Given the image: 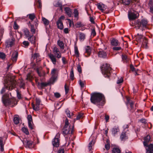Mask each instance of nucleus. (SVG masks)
<instances>
[{"label":"nucleus","instance_id":"1","mask_svg":"<svg viewBox=\"0 0 153 153\" xmlns=\"http://www.w3.org/2000/svg\"><path fill=\"white\" fill-rule=\"evenodd\" d=\"M90 100L91 103L96 105L101 108L105 103V97L101 93L95 92L91 95Z\"/></svg>","mask_w":153,"mask_h":153},{"label":"nucleus","instance_id":"2","mask_svg":"<svg viewBox=\"0 0 153 153\" xmlns=\"http://www.w3.org/2000/svg\"><path fill=\"white\" fill-rule=\"evenodd\" d=\"M53 51L55 56L53 54L50 53L48 55V56L53 63L54 65H56L57 61L56 58L58 59L62 57V54L59 49L56 46L53 48Z\"/></svg>","mask_w":153,"mask_h":153},{"label":"nucleus","instance_id":"3","mask_svg":"<svg viewBox=\"0 0 153 153\" xmlns=\"http://www.w3.org/2000/svg\"><path fill=\"white\" fill-rule=\"evenodd\" d=\"M16 84V81L14 79L11 80L8 82L7 84L4 85V87L1 90V94L4 93L6 89H7L9 90H12L15 88Z\"/></svg>","mask_w":153,"mask_h":153},{"label":"nucleus","instance_id":"4","mask_svg":"<svg viewBox=\"0 0 153 153\" xmlns=\"http://www.w3.org/2000/svg\"><path fill=\"white\" fill-rule=\"evenodd\" d=\"M102 73L105 77L108 78L112 72V69L109 64L106 63L102 65L101 68Z\"/></svg>","mask_w":153,"mask_h":153},{"label":"nucleus","instance_id":"5","mask_svg":"<svg viewBox=\"0 0 153 153\" xmlns=\"http://www.w3.org/2000/svg\"><path fill=\"white\" fill-rule=\"evenodd\" d=\"M74 128V125L71 127L70 126L69 127L64 126L62 130L63 134L65 137L66 136H68V137L71 136L73 134Z\"/></svg>","mask_w":153,"mask_h":153},{"label":"nucleus","instance_id":"6","mask_svg":"<svg viewBox=\"0 0 153 153\" xmlns=\"http://www.w3.org/2000/svg\"><path fill=\"white\" fill-rule=\"evenodd\" d=\"M148 21L147 19H142L141 21L137 20L135 22L136 25L139 28L143 29V28H146L147 25Z\"/></svg>","mask_w":153,"mask_h":153},{"label":"nucleus","instance_id":"7","mask_svg":"<svg viewBox=\"0 0 153 153\" xmlns=\"http://www.w3.org/2000/svg\"><path fill=\"white\" fill-rule=\"evenodd\" d=\"M9 94H6L4 95L2 97L3 102L5 106L11 105L13 103L12 100L9 98Z\"/></svg>","mask_w":153,"mask_h":153},{"label":"nucleus","instance_id":"8","mask_svg":"<svg viewBox=\"0 0 153 153\" xmlns=\"http://www.w3.org/2000/svg\"><path fill=\"white\" fill-rule=\"evenodd\" d=\"M22 141L24 146L26 148L30 149L34 147L33 142L31 140L25 139Z\"/></svg>","mask_w":153,"mask_h":153},{"label":"nucleus","instance_id":"9","mask_svg":"<svg viewBox=\"0 0 153 153\" xmlns=\"http://www.w3.org/2000/svg\"><path fill=\"white\" fill-rule=\"evenodd\" d=\"M51 79L53 82L55 81L57 77V70L55 68H53L51 71Z\"/></svg>","mask_w":153,"mask_h":153},{"label":"nucleus","instance_id":"10","mask_svg":"<svg viewBox=\"0 0 153 153\" xmlns=\"http://www.w3.org/2000/svg\"><path fill=\"white\" fill-rule=\"evenodd\" d=\"M35 70L39 76H44L45 74V71L42 69L41 67H37Z\"/></svg>","mask_w":153,"mask_h":153},{"label":"nucleus","instance_id":"11","mask_svg":"<svg viewBox=\"0 0 153 153\" xmlns=\"http://www.w3.org/2000/svg\"><path fill=\"white\" fill-rule=\"evenodd\" d=\"M128 134L126 130L121 133L120 136V139L122 141H125L128 138Z\"/></svg>","mask_w":153,"mask_h":153},{"label":"nucleus","instance_id":"12","mask_svg":"<svg viewBox=\"0 0 153 153\" xmlns=\"http://www.w3.org/2000/svg\"><path fill=\"white\" fill-rule=\"evenodd\" d=\"M28 119V123L29 127L31 129H33V124L32 121V117L30 115H29L27 116V117Z\"/></svg>","mask_w":153,"mask_h":153},{"label":"nucleus","instance_id":"13","mask_svg":"<svg viewBox=\"0 0 153 153\" xmlns=\"http://www.w3.org/2000/svg\"><path fill=\"white\" fill-rule=\"evenodd\" d=\"M15 39L13 37L11 39L7 40L6 42V46L7 47H10L12 46L14 44Z\"/></svg>","mask_w":153,"mask_h":153},{"label":"nucleus","instance_id":"14","mask_svg":"<svg viewBox=\"0 0 153 153\" xmlns=\"http://www.w3.org/2000/svg\"><path fill=\"white\" fill-rule=\"evenodd\" d=\"M85 52L84 53L85 56L88 57L89 56L91 53V48L89 46H87L85 47Z\"/></svg>","mask_w":153,"mask_h":153},{"label":"nucleus","instance_id":"15","mask_svg":"<svg viewBox=\"0 0 153 153\" xmlns=\"http://www.w3.org/2000/svg\"><path fill=\"white\" fill-rule=\"evenodd\" d=\"M97 6L98 9L102 12H104L106 9V6L102 4L98 3L97 4Z\"/></svg>","mask_w":153,"mask_h":153},{"label":"nucleus","instance_id":"16","mask_svg":"<svg viewBox=\"0 0 153 153\" xmlns=\"http://www.w3.org/2000/svg\"><path fill=\"white\" fill-rule=\"evenodd\" d=\"M60 142V140L54 138L52 141V144L54 147H58L59 146Z\"/></svg>","mask_w":153,"mask_h":153},{"label":"nucleus","instance_id":"17","mask_svg":"<svg viewBox=\"0 0 153 153\" xmlns=\"http://www.w3.org/2000/svg\"><path fill=\"white\" fill-rule=\"evenodd\" d=\"M28 40L30 41L32 44L34 45L35 44L36 37L34 36L33 35L30 36L27 38Z\"/></svg>","mask_w":153,"mask_h":153},{"label":"nucleus","instance_id":"18","mask_svg":"<svg viewBox=\"0 0 153 153\" xmlns=\"http://www.w3.org/2000/svg\"><path fill=\"white\" fill-rule=\"evenodd\" d=\"M146 147H148L146 149V153H152L151 151L153 149V145L152 144H150L149 145L147 144V146H144Z\"/></svg>","mask_w":153,"mask_h":153},{"label":"nucleus","instance_id":"19","mask_svg":"<svg viewBox=\"0 0 153 153\" xmlns=\"http://www.w3.org/2000/svg\"><path fill=\"white\" fill-rule=\"evenodd\" d=\"M98 55L99 57L102 58H106L107 56L106 53L103 51H99Z\"/></svg>","mask_w":153,"mask_h":153},{"label":"nucleus","instance_id":"20","mask_svg":"<svg viewBox=\"0 0 153 153\" xmlns=\"http://www.w3.org/2000/svg\"><path fill=\"white\" fill-rule=\"evenodd\" d=\"M120 131L119 127L118 126H115L112 128L111 130L112 133L113 134L115 135Z\"/></svg>","mask_w":153,"mask_h":153},{"label":"nucleus","instance_id":"21","mask_svg":"<svg viewBox=\"0 0 153 153\" xmlns=\"http://www.w3.org/2000/svg\"><path fill=\"white\" fill-rule=\"evenodd\" d=\"M18 53L17 52H13L11 56V59L13 62H16L18 57Z\"/></svg>","mask_w":153,"mask_h":153},{"label":"nucleus","instance_id":"22","mask_svg":"<svg viewBox=\"0 0 153 153\" xmlns=\"http://www.w3.org/2000/svg\"><path fill=\"white\" fill-rule=\"evenodd\" d=\"M37 85L41 89H43L44 87L47 86L49 85V83L42 82L40 83L39 82H38Z\"/></svg>","mask_w":153,"mask_h":153},{"label":"nucleus","instance_id":"23","mask_svg":"<svg viewBox=\"0 0 153 153\" xmlns=\"http://www.w3.org/2000/svg\"><path fill=\"white\" fill-rule=\"evenodd\" d=\"M128 17L130 20H133L137 18V16L135 13L131 12L128 13Z\"/></svg>","mask_w":153,"mask_h":153},{"label":"nucleus","instance_id":"24","mask_svg":"<svg viewBox=\"0 0 153 153\" xmlns=\"http://www.w3.org/2000/svg\"><path fill=\"white\" fill-rule=\"evenodd\" d=\"M64 10L66 13L67 14L69 17H71L72 14L71 9L69 7H66L65 8Z\"/></svg>","mask_w":153,"mask_h":153},{"label":"nucleus","instance_id":"25","mask_svg":"<svg viewBox=\"0 0 153 153\" xmlns=\"http://www.w3.org/2000/svg\"><path fill=\"white\" fill-rule=\"evenodd\" d=\"M151 139L149 135H147L146 137L144 138V141L143 142V145L144 146H147L148 144L150 139Z\"/></svg>","mask_w":153,"mask_h":153},{"label":"nucleus","instance_id":"26","mask_svg":"<svg viewBox=\"0 0 153 153\" xmlns=\"http://www.w3.org/2000/svg\"><path fill=\"white\" fill-rule=\"evenodd\" d=\"M79 39L80 41H83L85 39V35L82 32H79Z\"/></svg>","mask_w":153,"mask_h":153},{"label":"nucleus","instance_id":"27","mask_svg":"<svg viewBox=\"0 0 153 153\" xmlns=\"http://www.w3.org/2000/svg\"><path fill=\"white\" fill-rule=\"evenodd\" d=\"M56 24L58 28L61 30L63 28V25L62 22L61 20H58Z\"/></svg>","mask_w":153,"mask_h":153},{"label":"nucleus","instance_id":"28","mask_svg":"<svg viewBox=\"0 0 153 153\" xmlns=\"http://www.w3.org/2000/svg\"><path fill=\"white\" fill-rule=\"evenodd\" d=\"M62 3L59 0L55 1L53 2L54 6L56 7H59L62 6Z\"/></svg>","mask_w":153,"mask_h":153},{"label":"nucleus","instance_id":"29","mask_svg":"<svg viewBox=\"0 0 153 153\" xmlns=\"http://www.w3.org/2000/svg\"><path fill=\"white\" fill-rule=\"evenodd\" d=\"M3 139L2 137H0V151L1 152H3L4 150V143L3 142Z\"/></svg>","mask_w":153,"mask_h":153},{"label":"nucleus","instance_id":"30","mask_svg":"<svg viewBox=\"0 0 153 153\" xmlns=\"http://www.w3.org/2000/svg\"><path fill=\"white\" fill-rule=\"evenodd\" d=\"M140 42H141L142 45H143L144 47L146 48H147L148 40L145 37H144V39H142V41Z\"/></svg>","mask_w":153,"mask_h":153},{"label":"nucleus","instance_id":"31","mask_svg":"<svg viewBox=\"0 0 153 153\" xmlns=\"http://www.w3.org/2000/svg\"><path fill=\"white\" fill-rule=\"evenodd\" d=\"M23 32L24 35L27 38L30 36V32L29 30L27 28H25L23 30Z\"/></svg>","mask_w":153,"mask_h":153},{"label":"nucleus","instance_id":"32","mask_svg":"<svg viewBox=\"0 0 153 153\" xmlns=\"http://www.w3.org/2000/svg\"><path fill=\"white\" fill-rule=\"evenodd\" d=\"M19 119L18 115H16L15 116L13 119V122L14 123L16 124H18L19 123Z\"/></svg>","mask_w":153,"mask_h":153},{"label":"nucleus","instance_id":"33","mask_svg":"<svg viewBox=\"0 0 153 153\" xmlns=\"http://www.w3.org/2000/svg\"><path fill=\"white\" fill-rule=\"evenodd\" d=\"M57 44L62 49H63L64 48V44L62 41L59 40L57 41Z\"/></svg>","mask_w":153,"mask_h":153},{"label":"nucleus","instance_id":"34","mask_svg":"<svg viewBox=\"0 0 153 153\" xmlns=\"http://www.w3.org/2000/svg\"><path fill=\"white\" fill-rule=\"evenodd\" d=\"M111 45L114 46H117L118 45V42L117 40L114 39H113L111 41Z\"/></svg>","mask_w":153,"mask_h":153},{"label":"nucleus","instance_id":"35","mask_svg":"<svg viewBox=\"0 0 153 153\" xmlns=\"http://www.w3.org/2000/svg\"><path fill=\"white\" fill-rule=\"evenodd\" d=\"M122 58L123 61L124 62H126L129 60V59L128 58L127 56L126 55H122Z\"/></svg>","mask_w":153,"mask_h":153},{"label":"nucleus","instance_id":"36","mask_svg":"<svg viewBox=\"0 0 153 153\" xmlns=\"http://www.w3.org/2000/svg\"><path fill=\"white\" fill-rule=\"evenodd\" d=\"M74 53L76 57H78L79 56V53L78 48L76 46H75L74 47Z\"/></svg>","mask_w":153,"mask_h":153},{"label":"nucleus","instance_id":"37","mask_svg":"<svg viewBox=\"0 0 153 153\" xmlns=\"http://www.w3.org/2000/svg\"><path fill=\"white\" fill-rule=\"evenodd\" d=\"M32 107L33 109L35 111H38L39 109V105L36 104V105H34L33 103H32Z\"/></svg>","mask_w":153,"mask_h":153},{"label":"nucleus","instance_id":"38","mask_svg":"<svg viewBox=\"0 0 153 153\" xmlns=\"http://www.w3.org/2000/svg\"><path fill=\"white\" fill-rule=\"evenodd\" d=\"M112 153H120L121 150L117 148H114L112 150Z\"/></svg>","mask_w":153,"mask_h":153},{"label":"nucleus","instance_id":"39","mask_svg":"<svg viewBox=\"0 0 153 153\" xmlns=\"http://www.w3.org/2000/svg\"><path fill=\"white\" fill-rule=\"evenodd\" d=\"M129 104L130 105V108H131L130 109V111L131 112H133L135 110V109L134 107V102H131L130 103V104Z\"/></svg>","mask_w":153,"mask_h":153},{"label":"nucleus","instance_id":"40","mask_svg":"<svg viewBox=\"0 0 153 153\" xmlns=\"http://www.w3.org/2000/svg\"><path fill=\"white\" fill-rule=\"evenodd\" d=\"M75 26L77 28H79L80 27H82L84 25L81 22H77L75 24Z\"/></svg>","mask_w":153,"mask_h":153},{"label":"nucleus","instance_id":"41","mask_svg":"<svg viewBox=\"0 0 153 153\" xmlns=\"http://www.w3.org/2000/svg\"><path fill=\"white\" fill-rule=\"evenodd\" d=\"M27 16H28L29 19L32 21H33L36 17L34 13L29 14Z\"/></svg>","mask_w":153,"mask_h":153},{"label":"nucleus","instance_id":"42","mask_svg":"<svg viewBox=\"0 0 153 153\" xmlns=\"http://www.w3.org/2000/svg\"><path fill=\"white\" fill-rule=\"evenodd\" d=\"M22 131L23 132L27 135H29V133L28 129L25 127H23L22 128Z\"/></svg>","mask_w":153,"mask_h":153},{"label":"nucleus","instance_id":"43","mask_svg":"<svg viewBox=\"0 0 153 153\" xmlns=\"http://www.w3.org/2000/svg\"><path fill=\"white\" fill-rule=\"evenodd\" d=\"M42 20L45 25H48L49 24V21L45 18L42 17Z\"/></svg>","mask_w":153,"mask_h":153},{"label":"nucleus","instance_id":"44","mask_svg":"<svg viewBox=\"0 0 153 153\" xmlns=\"http://www.w3.org/2000/svg\"><path fill=\"white\" fill-rule=\"evenodd\" d=\"M70 78L72 80H73L74 79V75L73 71V68H72L71 69Z\"/></svg>","mask_w":153,"mask_h":153},{"label":"nucleus","instance_id":"45","mask_svg":"<svg viewBox=\"0 0 153 153\" xmlns=\"http://www.w3.org/2000/svg\"><path fill=\"white\" fill-rule=\"evenodd\" d=\"M137 38L138 39V41L140 42L142 40V39H144V37L143 36L141 35H140L139 33H137Z\"/></svg>","mask_w":153,"mask_h":153},{"label":"nucleus","instance_id":"46","mask_svg":"<svg viewBox=\"0 0 153 153\" xmlns=\"http://www.w3.org/2000/svg\"><path fill=\"white\" fill-rule=\"evenodd\" d=\"M30 27V31L32 32L33 34H34L36 32V29L35 28L34 25H31Z\"/></svg>","mask_w":153,"mask_h":153},{"label":"nucleus","instance_id":"47","mask_svg":"<svg viewBox=\"0 0 153 153\" xmlns=\"http://www.w3.org/2000/svg\"><path fill=\"white\" fill-rule=\"evenodd\" d=\"M19 87L20 88H23V89L25 88V84L22 80L21 81Z\"/></svg>","mask_w":153,"mask_h":153},{"label":"nucleus","instance_id":"48","mask_svg":"<svg viewBox=\"0 0 153 153\" xmlns=\"http://www.w3.org/2000/svg\"><path fill=\"white\" fill-rule=\"evenodd\" d=\"M33 78L32 76L30 74H28L27 75V78L26 79L29 81H31Z\"/></svg>","mask_w":153,"mask_h":153},{"label":"nucleus","instance_id":"49","mask_svg":"<svg viewBox=\"0 0 153 153\" xmlns=\"http://www.w3.org/2000/svg\"><path fill=\"white\" fill-rule=\"evenodd\" d=\"M131 0H122L123 3L125 5H128Z\"/></svg>","mask_w":153,"mask_h":153},{"label":"nucleus","instance_id":"50","mask_svg":"<svg viewBox=\"0 0 153 153\" xmlns=\"http://www.w3.org/2000/svg\"><path fill=\"white\" fill-rule=\"evenodd\" d=\"M36 5L38 8H41L42 5L41 2L40 0H38L36 2Z\"/></svg>","mask_w":153,"mask_h":153},{"label":"nucleus","instance_id":"51","mask_svg":"<svg viewBox=\"0 0 153 153\" xmlns=\"http://www.w3.org/2000/svg\"><path fill=\"white\" fill-rule=\"evenodd\" d=\"M65 112L67 115L68 117H69V118L71 117L70 112L68 109H66V110L65 111Z\"/></svg>","mask_w":153,"mask_h":153},{"label":"nucleus","instance_id":"52","mask_svg":"<svg viewBox=\"0 0 153 153\" xmlns=\"http://www.w3.org/2000/svg\"><path fill=\"white\" fill-rule=\"evenodd\" d=\"M95 142H93V141L92 140L88 144V149L89 150H90L91 149L92 147V144H93V145L94 144Z\"/></svg>","mask_w":153,"mask_h":153},{"label":"nucleus","instance_id":"53","mask_svg":"<svg viewBox=\"0 0 153 153\" xmlns=\"http://www.w3.org/2000/svg\"><path fill=\"white\" fill-rule=\"evenodd\" d=\"M5 57L6 55L4 53L2 52L0 53V58L4 59L5 58Z\"/></svg>","mask_w":153,"mask_h":153},{"label":"nucleus","instance_id":"54","mask_svg":"<svg viewBox=\"0 0 153 153\" xmlns=\"http://www.w3.org/2000/svg\"><path fill=\"white\" fill-rule=\"evenodd\" d=\"M74 17H76L78 16L79 13H78V10L77 9H74Z\"/></svg>","mask_w":153,"mask_h":153},{"label":"nucleus","instance_id":"55","mask_svg":"<svg viewBox=\"0 0 153 153\" xmlns=\"http://www.w3.org/2000/svg\"><path fill=\"white\" fill-rule=\"evenodd\" d=\"M123 82V79L122 77H121L120 78H118L117 81V83L118 84H119L122 83Z\"/></svg>","mask_w":153,"mask_h":153},{"label":"nucleus","instance_id":"56","mask_svg":"<svg viewBox=\"0 0 153 153\" xmlns=\"http://www.w3.org/2000/svg\"><path fill=\"white\" fill-rule=\"evenodd\" d=\"M65 94H67L68 93L69 89L68 86H67L66 84H65Z\"/></svg>","mask_w":153,"mask_h":153},{"label":"nucleus","instance_id":"57","mask_svg":"<svg viewBox=\"0 0 153 153\" xmlns=\"http://www.w3.org/2000/svg\"><path fill=\"white\" fill-rule=\"evenodd\" d=\"M39 53H35L32 56V58H33V59L35 58L37 59L39 58Z\"/></svg>","mask_w":153,"mask_h":153},{"label":"nucleus","instance_id":"58","mask_svg":"<svg viewBox=\"0 0 153 153\" xmlns=\"http://www.w3.org/2000/svg\"><path fill=\"white\" fill-rule=\"evenodd\" d=\"M25 47H27L29 45V43L27 41H24L22 43Z\"/></svg>","mask_w":153,"mask_h":153},{"label":"nucleus","instance_id":"59","mask_svg":"<svg viewBox=\"0 0 153 153\" xmlns=\"http://www.w3.org/2000/svg\"><path fill=\"white\" fill-rule=\"evenodd\" d=\"M83 115L82 113H79L77 116L76 119L77 120H79L82 117Z\"/></svg>","mask_w":153,"mask_h":153},{"label":"nucleus","instance_id":"60","mask_svg":"<svg viewBox=\"0 0 153 153\" xmlns=\"http://www.w3.org/2000/svg\"><path fill=\"white\" fill-rule=\"evenodd\" d=\"M17 92V97L19 99L21 98V94L20 92L17 90H16Z\"/></svg>","mask_w":153,"mask_h":153},{"label":"nucleus","instance_id":"61","mask_svg":"<svg viewBox=\"0 0 153 153\" xmlns=\"http://www.w3.org/2000/svg\"><path fill=\"white\" fill-rule=\"evenodd\" d=\"M91 35L93 36H94L96 35V32L94 28H93L91 30Z\"/></svg>","mask_w":153,"mask_h":153},{"label":"nucleus","instance_id":"62","mask_svg":"<svg viewBox=\"0 0 153 153\" xmlns=\"http://www.w3.org/2000/svg\"><path fill=\"white\" fill-rule=\"evenodd\" d=\"M77 69L79 72V73H81L82 72V70L81 65H77Z\"/></svg>","mask_w":153,"mask_h":153},{"label":"nucleus","instance_id":"63","mask_svg":"<svg viewBox=\"0 0 153 153\" xmlns=\"http://www.w3.org/2000/svg\"><path fill=\"white\" fill-rule=\"evenodd\" d=\"M69 123L68 119L66 118L65 121V125L64 126L69 127Z\"/></svg>","mask_w":153,"mask_h":153},{"label":"nucleus","instance_id":"64","mask_svg":"<svg viewBox=\"0 0 153 153\" xmlns=\"http://www.w3.org/2000/svg\"><path fill=\"white\" fill-rule=\"evenodd\" d=\"M54 95L55 97L56 98H59L61 96L60 94L58 92H56L54 93Z\"/></svg>","mask_w":153,"mask_h":153}]
</instances>
